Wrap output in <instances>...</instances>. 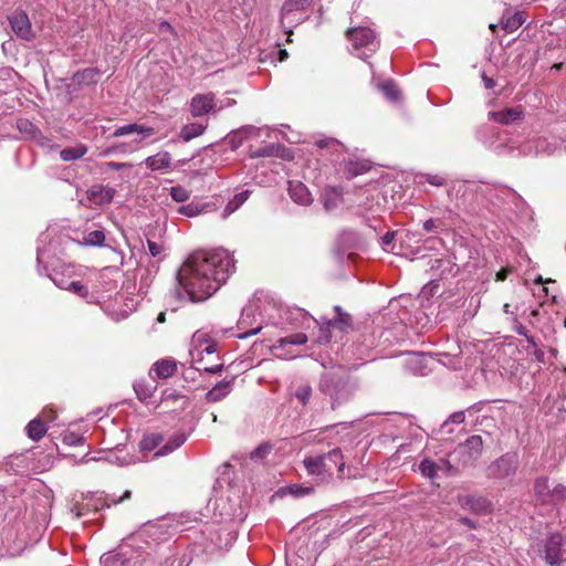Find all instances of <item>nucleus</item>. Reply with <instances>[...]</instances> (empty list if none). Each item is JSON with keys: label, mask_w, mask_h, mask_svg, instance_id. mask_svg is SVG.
<instances>
[{"label": "nucleus", "mask_w": 566, "mask_h": 566, "mask_svg": "<svg viewBox=\"0 0 566 566\" xmlns=\"http://www.w3.org/2000/svg\"><path fill=\"white\" fill-rule=\"evenodd\" d=\"M527 343H528V347H527L528 354L534 356L536 360L544 361L545 354L538 347V345L536 344L534 337H527Z\"/></svg>", "instance_id": "50"}, {"label": "nucleus", "mask_w": 566, "mask_h": 566, "mask_svg": "<svg viewBox=\"0 0 566 566\" xmlns=\"http://www.w3.org/2000/svg\"><path fill=\"white\" fill-rule=\"evenodd\" d=\"M147 245H148L149 253L154 258L159 256L163 253V251H164L163 244H160V243H158L156 241L148 240L147 241Z\"/></svg>", "instance_id": "58"}, {"label": "nucleus", "mask_w": 566, "mask_h": 566, "mask_svg": "<svg viewBox=\"0 0 566 566\" xmlns=\"http://www.w3.org/2000/svg\"><path fill=\"white\" fill-rule=\"evenodd\" d=\"M87 151L84 145H77L75 147L64 148L60 151V157L63 161H73L82 158Z\"/></svg>", "instance_id": "35"}, {"label": "nucleus", "mask_w": 566, "mask_h": 566, "mask_svg": "<svg viewBox=\"0 0 566 566\" xmlns=\"http://www.w3.org/2000/svg\"><path fill=\"white\" fill-rule=\"evenodd\" d=\"M373 344V340L366 343V339H364L363 342L345 345L343 348V356L348 363L357 360L361 361L360 364H364L366 359L370 358L369 352L371 350Z\"/></svg>", "instance_id": "13"}, {"label": "nucleus", "mask_w": 566, "mask_h": 566, "mask_svg": "<svg viewBox=\"0 0 566 566\" xmlns=\"http://www.w3.org/2000/svg\"><path fill=\"white\" fill-rule=\"evenodd\" d=\"M259 135V129L253 127V126H247V127H242L240 128L238 132H235L232 136V142H234V139H239V143H242L243 139H248L252 136H256Z\"/></svg>", "instance_id": "46"}, {"label": "nucleus", "mask_w": 566, "mask_h": 566, "mask_svg": "<svg viewBox=\"0 0 566 566\" xmlns=\"http://www.w3.org/2000/svg\"><path fill=\"white\" fill-rule=\"evenodd\" d=\"M144 164L151 171H169L172 166V158L170 153L161 150L147 157Z\"/></svg>", "instance_id": "17"}, {"label": "nucleus", "mask_w": 566, "mask_h": 566, "mask_svg": "<svg viewBox=\"0 0 566 566\" xmlns=\"http://www.w3.org/2000/svg\"><path fill=\"white\" fill-rule=\"evenodd\" d=\"M443 470V465L438 464L437 462L430 460L429 458H424L419 463V471L420 473L431 480L434 481L439 478V472Z\"/></svg>", "instance_id": "25"}, {"label": "nucleus", "mask_w": 566, "mask_h": 566, "mask_svg": "<svg viewBox=\"0 0 566 566\" xmlns=\"http://www.w3.org/2000/svg\"><path fill=\"white\" fill-rule=\"evenodd\" d=\"M135 130H136V124H128V125H124V126L117 127L114 130L113 136L114 137H122V136H125V135L133 134V133H135Z\"/></svg>", "instance_id": "56"}, {"label": "nucleus", "mask_w": 566, "mask_h": 566, "mask_svg": "<svg viewBox=\"0 0 566 566\" xmlns=\"http://www.w3.org/2000/svg\"><path fill=\"white\" fill-rule=\"evenodd\" d=\"M518 467V457L516 453H505L499 458L491 467L490 474L497 479L513 476Z\"/></svg>", "instance_id": "10"}, {"label": "nucleus", "mask_w": 566, "mask_h": 566, "mask_svg": "<svg viewBox=\"0 0 566 566\" xmlns=\"http://www.w3.org/2000/svg\"><path fill=\"white\" fill-rule=\"evenodd\" d=\"M84 441V437L75 432H65L63 436V442L67 446H81Z\"/></svg>", "instance_id": "54"}, {"label": "nucleus", "mask_w": 566, "mask_h": 566, "mask_svg": "<svg viewBox=\"0 0 566 566\" xmlns=\"http://www.w3.org/2000/svg\"><path fill=\"white\" fill-rule=\"evenodd\" d=\"M293 395L303 406H306L312 396V387L307 384H301L296 387Z\"/></svg>", "instance_id": "44"}, {"label": "nucleus", "mask_w": 566, "mask_h": 566, "mask_svg": "<svg viewBox=\"0 0 566 566\" xmlns=\"http://www.w3.org/2000/svg\"><path fill=\"white\" fill-rule=\"evenodd\" d=\"M565 499H566V486L560 483H556L551 490L548 502L558 503V502H563Z\"/></svg>", "instance_id": "45"}, {"label": "nucleus", "mask_w": 566, "mask_h": 566, "mask_svg": "<svg viewBox=\"0 0 566 566\" xmlns=\"http://www.w3.org/2000/svg\"><path fill=\"white\" fill-rule=\"evenodd\" d=\"M206 126L199 123H190L181 127L180 138L184 142H190L191 139L203 134Z\"/></svg>", "instance_id": "31"}, {"label": "nucleus", "mask_w": 566, "mask_h": 566, "mask_svg": "<svg viewBox=\"0 0 566 566\" xmlns=\"http://www.w3.org/2000/svg\"><path fill=\"white\" fill-rule=\"evenodd\" d=\"M316 146L322 150H329L332 154L339 155L343 151V145L338 140L333 138L318 139L316 142Z\"/></svg>", "instance_id": "42"}, {"label": "nucleus", "mask_w": 566, "mask_h": 566, "mask_svg": "<svg viewBox=\"0 0 566 566\" xmlns=\"http://www.w3.org/2000/svg\"><path fill=\"white\" fill-rule=\"evenodd\" d=\"M285 315H286L285 321L295 327L308 328L311 322L318 324L317 319L312 317L307 312H305L303 308H300V307H294V308L287 310Z\"/></svg>", "instance_id": "18"}, {"label": "nucleus", "mask_w": 566, "mask_h": 566, "mask_svg": "<svg viewBox=\"0 0 566 566\" xmlns=\"http://www.w3.org/2000/svg\"><path fill=\"white\" fill-rule=\"evenodd\" d=\"M116 193L115 188L106 185H93L85 197V205L90 208L108 205Z\"/></svg>", "instance_id": "11"}, {"label": "nucleus", "mask_w": 566, "mask_h": 566, "mask_svg": "<svg viewBox=\"0 0 566 566\" xmlns=\"http://www.w3.org/2000/svg\"><path fill=\"white\" fill-rule=\"evenodd\" d=\"M127 147H128L127 144L118 143V144L113 145L112 147H108L107 149H105L103 151V155L104 156H109L111 154H114V153H120V154L130 153Z\"/></svg>", "instance_id": "55"}, {"label": "nucleus", "mask_w": 566, "mask_h": 566, "mask_svg": "<svg viewBox=\"0 0 566 566\" xmlns=\"http://www.w3.org/2000/svg\"><path fill=\"white\" fill-rule=\"evenodd\" d=\"M67 291H71L72 293L87 300L88 303H93L94 302V296L93 295H90L88 293V290L86 286H84L81 282L78 281H70V283L67 284V287H66Z\"/></svg>", "instance_id": "41"}, {"label": "nucleus", "mask_w": 566, "mask_h": 566, "mask_svg": "<svg viewBox=\"0 0 566 566\" xmlns=\"http://www.w3.org/2000/svg\"><path fill=\"white\" fill-rule=\"evenodd\" d=\"M187 440V436L184 432H177L174 436L169 438V440L161 447L156 453L155 457H164L171 452H174L176 449L181 447Z\"/></svg>", "instance_id": "24"}, {"label": "nucleus", "mask_w": 566, "mask_h": 566, "mask_svg": "<svg viewBox=\"0 0 566 566\" xmlns=\"http://www.w3.org/2000/svg\"><path fill=\"white\" fill-rule=\"evenodd\" d=\"M250 190H243L233 196L231 200L228 201L226 208L222 212V218H228L231 213L238 210L249 198Z\"/></svg>", "instance_id": "26"}, {"label": "nucleus", "mask_w": 566, "mask_h": 566, "mask_svg": "<svg viewBox=\"0 0 566 566\" xmlns=\"http://www.w3.org/2000/svg\"><path fill=\"white\" fill-rule=\"evenodd\" d=\"M426 180L430 185L437 186V187H441L446 184V179L439 175H427Z\"/></svg>", "instance_id": "62"}, {"label": "nucleus", "mask_w": 566, "mask_h": 566, "mask_svg": "<svg viewBox=\"0 0 566 566\" xmlns=\"http://www.w3.org/2000/svg\"><path fill=\"white\" fill-rule=\"evenodd\" d=\"M189 112L192 117H201L210 113H217V99L213 93L196 94L189 103Z\"/></svg>", "instance_id": "8"}, {"label": "nucleus", "mask_w": 566, "mask_h": 566, "mask_svg": "<svg viewBox=\"0 0 566 566\" xmlns=\"http://www.w3.org/2000/svg\"><path fill=\"white\" fill-rule=\"evenodd\" d=\"M319 390L329 397L333 409L346 401L352 395L348 380L335 373H326L322 376Z\"/></svg>", "instance_id": "4"}, {"label": "nucleus", "mask_w": 566, "mask_h": 566, "mask_svg": "<svg viewBox=\"0 0 566 566\" xmlns=\"http://www.w3.org/2000/svg\"><path fill=\"white\" fill-rule=\"evenodd\" d=\"M254 319H255V310L252 306L244 307L242 310L241 316L238 321V328L242 329L244 332L239 333L237 335L238 338L245 339V338L256 335L261 332L262 326L260 324L256 325L255 327L248 329L252 325V322Z\"/></svg>", "instance_id": "14"}, {"label": "nucleus", "mask_w": 566, "mask_h": 566, "mask_svg": "<svg viewBox=\"0 0 566 566\" xmlns=\"http://www.w3.org/2000/svg\"><path fill=\"white\" fill-rule=\"evenodd\" d=\"M274 154V146H266L252 153V157H269Z\"/></svg>", "instance_id": "60"}, {"label": "nucleus", "mask_w": 566, "mask_h": 566, "mask_svg": "<svg viewBox=\"0 0 566 566\" xmlns=\"http://www.w3.org/2000/svg\"><path fill=\"white\" fill-rule=\"evenodd\" d=\"M286 491L294 497H303V496L311 494L313 492V488L293 484V485L287 486Z\"/></svg>", "instance_id": "49"}, {"label": "nucleus", "mask_w": 566, "mask_h": 566, "mask_svg": "<svg viewBox=\"0 0 566 566\" xmlns=\"http://www.w3.org/2000/svg\"><path fill=\"white\" fill-rule=\"evenodd\" d=\"M563 544L564 538L559 533H554L547 537L543 551V558L547 565L559 566L564 562L562 553Z\"/></svg>", "instance_id": "9"}, {"label": "nucleus", "mask_w": 566, "mask_h": 566, "mask_svg": "<svg viewBox=\"0 0 566 566\" xmlns=\"http://www.w3.org/2000/svg\"><path fill=\"white\" fill-rule=\"evenodd\" d=\"M406 367L415 375L426 374V357L413 353L406 359Z\"/></svg>", "instance_id": "28"}, {"label": "nucleus", "mask_w": 566, "mask_h": 566, "mask_svg": "<svg viewBox=\"0 0 566 566\" xmlns=\"http://www.w3.org/2000/svg\"><path fill=\"white\" fill-rule=\"evenodd\" d=\"M460 503L462 506H470L474 511H482L485 510L488 504L482 499H473V497H463L460 500Z\"/></svg>", "instance_id": "47"}, {"label": "nucleus", "mask_w": 566, "mask_h": 566, "mask_svg": "<svg viewBox=\"0 0 566 566\" xmlns=\"http://www.w3.org/2000/svg\"><path fill=\"white\" fill-rule=\"evenodd\" d=\"M321 202L326 211H333L343 202V192L340 188L327 186L321 193Z\"/></svg>", "instance_id": "20"}, {"label": "nucleus", "mask_w": 566, "mask_h": 566, "mask_svg": "<svg viewBox=\"0 0 566 566\" xmlns=\"http://www.w3.org/2000/svg\"><path fill=\"white\" fill-rule=\"evenodd\" d=\"M233 380H221L212 389H210L206 399L209 402H218L223 399L232 390Z\"/></svg>", "instance_id": "23"}, {"label": "nucleus", "mask_w": 566, "mask_h": 566, "mask_svg": "<svg viewBox=\"0 0 566 566\" xmlns=\"http://www.w3.org/2000/svg\"><path fill=\"white\" fill-rule=\"evenodd\" d=\"M208 206H209L208 203L201 205V203L191 202V203L184 205V206L179 207L178 212L186 217L193 218V217H197L200 213H202Z\"/></svg>", "instance_id": "38"}, {"label": "nucleus", "mask_w": 566, "mask_h": 566, "mask_svg": "<svg viewBox=\"0 0 566 566\" xmlns=\"http://www.w3.org/2000/svg\"><path fill=\"white\" fill-rule=\"evenodd\" d=\"M313 0H286L281 9V22L282 24H292L296 22V19H293L292 15L295 12L305 10Z\"/></svg>", "instance_id": "15"}, {"label": "nucleus", "mask_w": 566, "mask_h": 566, "mask_svg": "<svg viewBox=\"0 0 566 566\" xmlns=\"http://www.w3.org/2000/svg\"><path fill=\"white\" fill-rule=\"evenodd\" d=\"M524 21L525 19L523 17V13L516 12L509 17L504 15L502 19V25L507 33H512L515 30H517L524 23Z\"/></svg>", "instance_id": "33"}, {"label": "nucleus", "mask_w": 566, "mask_h": 566, "mask_svg": "<svg viewBox=\"0 0 566 566\" xmlns=\"http://www.w3.org/2000/svg\"><path fill=\"white\" fill-rule=\"evenodd\" d=\"M440 226H441V221L434 220V219H428L423 223V229L427 232H437Z\"/></svg>", "instance_id": "61"}, {"label": "nucleus", "mask_w": 566, "mask_h": 566, "mask_svg": "<svg viewBox=\"0 0 566 566\" xmlns=\"http://www.w3.org/2000/svg\"><path fill=\"white\" fill-rule=\"evenodd\" d=\"M73 273L72 266H66L63 272H60L57 270H54L53 273L49 275L51 281L60 289L66 290L67 284L70 283V277Z\"/></svg>", "instance_id": "32"}, {"label": "nucleus", "mask_w": 566, "mask_h": 566, "mask_svg": "<svg viewBox=\"0 0 566 566\" xmlns=\"http://www.w3.org/2000/svg\"><path fill=\"white\" fill-rule=\"evenodd\" d=\"M193 343L197 345V356H203V354H206L208 357L219 360L217 344L209 339L206 333L197 332L193 335Z\"/></svg>", "instance_id": "16"}, {"label": "nucleus", "mask_w": 566, "mask_h": 566, "mask_svg": "<svg viewBox=\"0 0 566 566\" xmlns=\"http://www.w3.org/2000/svg\"><path fill=\"white\" fill-rule=\"evenodd\" d=\"M130 496L132 492L129 490H126L122 495L96 493L92 495L86 504L75 503L71 507L70 513L73 518L78 520L86 516L90 512H98L101 510L108 509L112 505L120 504L125 500H129Z\"/></svg>", "instance_id": "3"}, {"label": "nucleus", "mask_w": 566, "mask_h": 566, "mask_svg": "<svg viewBox=\"0 0 566 566\" xmlns=\"http://www.w3.org/2000/svg\"><path fill=\"white\" fill-rule=\"evenodd\" d=\"M379 88L381 90V92L386 96V98L391 102H396L400 98V90L392 81L384 82L379 86Z\"/></svg>", "instance_id": "40"}, {"label": "nucleus", "mask_w": 566, "mask_h": 566, "mask_svg": "<svg viewBox=\"0 0 566 566\" xmlns=\"http://www.w3.org/2000/svg\"><path fill=\"white\" fill-rule=\"evenodd\" d=\"M170 196L176 202H185L190 197V191L181 186H174L170 188Z\"/></svg>", "instance_id": "48"}, {"label": "nucleus", "mask_w": 566, "mask_h": 566, "mask_svg": "<svg viewBox=\"0 0 566 566\" xmlns=\"http://www.w3.org/2000/svg\"><path fill=\"white\" fill-rule=\"evenodd\" d=\"M347 38L352 43L354 54L363 60L369 57L379 48L376 33L366 27L349 29Z\"/></svg>", "instance_id": "5"}, {"label": "nucleus", "mask_w": 566, "mask_h": 566, "mask_svg": "<svg viewBox=\"0 0 566 566\" xmlns=\"http://www.w3.org/2000/svg\"><path fill=\"white\" fill-rule=\"evenodd\" d=\"M105 242L103 230H93L83 235V244L88 247H102Z\"/></svg>", "instance_id": "37"}, {"label": "nucleus", "mask_w": 566, "mask_h": 566, "mask_svg": "<svg viewBox=\"0 0 566 566\" xmlns=\"http://www.w3.org/2000/svg\"><path fill=\"white\" fill-rule=\"evenodd\" d=\"M369 169V165L366 161H357L353 159H348L346 161V172L349 177H355L360 174H364Z\"/></svg>", "instance_id": "39"}, {"label": "nucleus", "mask_w": 566, "mask_h": 566, "mask_svg": "<svg viewBox=\"0 0 566 566\" xmlns=\"http://www.w3.org/2000/svg\"><path fill=\"white\" fill-rule=\"evenodd\" d=\"M395 235H396V232L388 231L380 238V245H381L382 250H385L387 252L395 251V243H394Z\"/></svg>", "instance_id": "51"}, {"label": "nucleus", "mask_w": 566, "mask_h": 566, "mask_svg": "<svg viewBox=\"0 0 566 566\" xmlns=\"http://www.w3.org/2000/svg\"><path fill=\"white\" fill-rule=\"evenodd\" d=\"M234 271V260L224 249L195 252L177 272L179 298L202 302L213 295Z\"/></svg>", "instance_id": "1"}, {"label": "nucleus", "mask_w": 566, "mask_h": 566, "mask_svg": "<svg viewBox=\"0 0 566 566\" xmlns=\"http://www.w3.org/2000/svg\"><path fill=\"white\" fill-rule=\"evenodd\" d=\"M465 419L464 411L453 412L449 419L443 423V427H447L449 423H462Z\"/></svg>", "instance_id": "59"}, {"label": "nucleus", "mask_w": 566, "mask_h": 566, "mask_svg": "<svg viewBox=\"0 0 566 566\" xmlns=\"http://www.w3.org/2000/svg\"><path fill=\"white\" fill-rule=\"evenodd\" d=\"M289 193L291 199L302 206H308L313 202V197L307 187L302 182H290Z\"/></svg>", "instance_id": "21"}, {"label": "nucleus", "mask_w": 566, "mask_h": 566, "mask_svg": "<svg viewBox=\"0 0 566 566\" xmlns=\"http://www.w3.org/2000/svg\"><path fill=\"white\" fill-rule=\"evenodd\" d=\"M193 368L199 371H206L208 374H218L222 370L223 365L220 363L209 364V361H205L203 356H196L193 352H191Z\"/></svg>", "instance_id": "27"}, {"label": "nucleus", "mask_w": 566, "mask_h": 566, "mask_svg": "<svg viewBox=\"0 0 566 566\" xmlns=\"http://www.w3.org/2000/svg\"><path fill=\"white\" fill-rule=\"evenodd\" d=\"M135 133H137L138 135H140L139 138H136L132 142L130 145H134V147L129 148V151H135L138 149V145L142 143V140L146 137H150L151 135L155 134V129L150 126H146V125H138L136 124V130Z\"/></svg>", "instance_id": "43"}, {"label": "nucleus", "mask_w": 566, "mask_h": 566, "mask_svg": "<svg viewBox=\"0 0 566 566\" xmlns=\"http://www.w3.org/2000/svg\"><path fill=\"white\" fill-rule=\"evenodd\" d=\"M308 340V337L304 333H295L281 337L271 347L272 354L280 359H293L300 356V354L293 348V346L304 345Z\"/></svg>", "instance_id": "7"}, {"label": "nucleus", "mask_w": 566, "mask_h": 566, "mask_svg": "<svg viewBox=\"0 0 566 566\" xmlns=\"http://www.w3.org/2000/svg\"><path fill=\"white\" fill-rule=\"evenodd\" d=\"M334 312L336 314L334 319L322 317L321 322H318L317 325H319V328L315 338L317 344H326L331 342L333 328L345 331L352 326L350 316L343 312L340 306H334Z\"/></svg>", "instance_id": "6"}, {"label": "nucleus", "mask_w": 566, "mask_h": 566, "mask_svg": "<svg viewBox=\"0 0 566 566\" xmlns=\"http://www.w3.org/2000/svg\"><path fill=\"white\" fill-rule=\"evenodd\" d=\"M9 23L14 34L20 39L31 41L34 38L31 22L24 11H15L11 17H9Z\"/></svg>", "instance_id": "12"}, {"label": "nucleus", "mask_w": 566, "mask_h": 566, "mask_svg": "<svg viewBox=\"0 0 566 566\" xmlns=\"http://www.w3.org/2000/svg\"><path fill=\"white\" fill-rule=\"evenodd\" d=\"M235 104H237L235 99L230 98V97L217 101V113L222 111V109H224V108L232 107Z\"/></svg>", "instance_id": "63"}, {"label": "nucleus", "mask_w": 566, "mask_h": 566, "mask_svg": "<svg viewBox=\"0 0 566 566\" xmlns=\"http://www.w3.org/2000/svg\"><path fill=\"white\" fill-rule=\"evenodd\" d=\"M106 167L112 170H123L126 168H132V164L128 163H116V161H108L106 163Z\"/></svg>", "instance_id": "64"}, {"label": "nucleus", "mask_w": 566, "mask_h": 566, "mask_svg": "<svg viewBox=\"0 0 566 566\" xmlns=\"http://www.w3.org/2000/svg\"><path fill=\"white\" fill-rule=\"evenodd\" d=\"M177 369V363L172 358H165L154 364L149 371L150 377L155 375L157 378L166 379L171 377Z\"/></svg>", "instance_id": "22"}, {"label": "nucleus", "mask_w": 566, "mask_h": 566, "mask_svg": "<svg viewBox=\"0 0 566 566\" xmlns=\"http://www.w3.org/2000/svg\"><path fill=\"white\" fill-rule=\"evenodd\" d=\"M18 128L20 132H25L30 135H34L36 132V127L27 119H20L18 122Z\"/></svg>", "instance_id": "57"}, {"label": "nucleus", "mask_w": 566, "mask_h": 566, "mask_svg": "<svg viewBox=\"0 0 566 566\" xmlns=\"http://www.w3.org/2000/svg\"><path fill=\"white\" fill-rule=\"evenodd\" d=\"M482 448L483 441L480 436H471L460 446V449L467 451L471 459L476 458L481 453Z\"/></svg>", "instance_id": "30"}, {"label": "nucleus", "mask_w": 566, "mask_h": 566, "mask_svg": "<svg viewBox=\"0 0 566 566\" xmlns=\"http://www.w3.org/2000/svg\"><path fill=\"white\" fill-rule=\"evenodd\" d=\"M346 461L344 450L337 447L324 454L306 457L303 463L308 475L324 482L332 478L334 471L338 478L349 476V471L346 472Z\"/></svg>", "instance_id": "2"}, {"label": "nucleus", "mask_w": 566, "mask_h": 566, "mask_svg": "<svg viewBox=\"0 0 566 566\" xmlns=\"http://www.w3.org/2000/svg\"><path fill=\"white\" fill-rule=\"evenodd\" d=\"M134 388L138 398L143 401H146L149 397H151L153 391L156 389L155 386H145L143 384H136Z\"/></svg>", "instance_id": "52"}, {"label": "nucleus", "mask_w": 566, "mask_h": 566, "mask_svg": "<svg viewBox=\"0 0 566 566\" xmlns=\"http://www.w3.org/2000/svg\"><path fill=\"white\" fill-rule=\"evenodd\" d=\"M271 449L270 444H260L251 452L250 458L254 461L263 460L271 452Z\"/></svg>", "instance_id": "53"}, {"label": "nucleus", "mask_w": 566, "mask_h": 566, "mask_svg": "<svg viewBox=\"0 0 566 566\" xmlns=\"http://www.w3.org/2000/svg\"><path fill=\"white\" fill-rule=\"evenodd\" d=\"M163 440L164 438L160 433L153 432L146 434L140 441V449L143 451L151 452L163 442Z\"/></svg>", "instance_id": "36"}, {"label": "nucleus", "mask_w": 566, "mask_h": 566, "mask_svg": "<svg viewBox=\"0 0 566 566\" xmlns=\"http://www.w3.org/2000/svg\"><path fill=\"white\" fill-rule=\"evenodd\" d=\"M490 118H492L494 122L503 124V125H511L514 123H517L523 119L524 112L521 106L513 107V108H505L497 112L490 113Z\"/></svg>", "instance_id": "19"}, {"label": "nucleus", "mask_w": 566, "mask_h": 566, "mask_svg": "<svg viewBox=\"0 0 566 566\" xmlns=\"http://www.w3.org/2000/svg\"><path fill=\"white\" fill-rule=\"evenodd\" d=\"M552 486L547 478H538L534 483V491L538 500L548 502Z\"/></svg>", "instance_id": "34"}, {"label": "nucleus", "mask_w": 566, "mask_h": 566, "mask_svg": "<svg viewBox=\"0 0 566 566\" xmlns=\"http://www.w3.org/2000/svg\"><path fill=\"white\" fill-rule=\"evenodd\" d=\"M25 430L29 438L39 441L46 433L48 428L45 421L35 418L28 423Z\"/></svg>", "instance_id": "29"}]
</instances>
